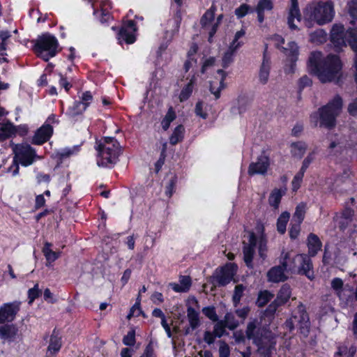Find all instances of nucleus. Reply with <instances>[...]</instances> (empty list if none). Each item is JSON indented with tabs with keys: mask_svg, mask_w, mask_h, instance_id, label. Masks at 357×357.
Wrapping results in <instances>:
<instances>
[{
	"mask_svg": "<svg viewBox=\"0 0 357 357\" xmlns=\"http://www.w3.org/2000/svg\"><path fill=\"white\" fill-rule=\"evenodd\" d=\"M307 67L321 82L326 83L339 80L342 63L337 55L329 54L323 56L320 52H313L309 56Z\"/></svg>",
	"mask_w": 357,
	"mask_h": 357,
	"instance_id": "nucleus-1",
	"label": "nucleus"
},
{
	"mask_svg": "<svg viewBox=\"0 0 357 357\" xmlns=\"http://www.w3.org/2000/svg\"><path fill=\"white\" fill-rule=\"evenodd\" d=\"M331 38L332 43L337 50L342 49L348 43L353 51L355 52V79L357 82V27L356 29H349L344 33V29L342 25L335 24L331 30Z\"/></svg>",
	"mask_w": 357,
	"mask_h": 357,
	"instance_id": "nucleus-2",
	"label": "nucleus"
},
{
	"mask_svg": "<svg viewBox=\"0 0 357 357\" xmlns=\"http://www.w3.org/2000/svg\"><path fill=\"white\" fill-rule=\"evenodd\" d=\"M342 107V100L338 96L322 108L317 113L312 114L310 119L314 126H317L319 118L320 126L332 128L335 125V118L340 114Z\"/></svg>",
	"mask_w": 357,
	"mask_h": 357,
	"instance_id": "nucleus-3",
	"label": "nucleus"
},
{
	"mask_svg": "<svg viewBox=\"0 0 357 357\" xmlns=\"http://www.w3.org/2000/svg\"><path fill=\"white\" fill-rule=\"evenodd\" d=\"M98 165L99 166H107L109 164L115 163L120 153L121 148L118 141L114 137H105L98 143Z\"/></svg>",
	"mask_w": 357,
	"mask_h": 357,
	"instance_id": "nucleus-4",
	"label": "nucleus"
},
{
	"mask_svg": "<svg viewBox=\"0 0 357 357\" xmlns=\"http://www.w3.org/2000/svg\"><path fill=\"white\" fill-rule=\"evenodd\" d=\"M282 264L284 268H289V271L297 270L298 273L306 275L310 280L314 278L312 261L305 255H296L290 258L289 253H282Z\"/></svg>",
	"mask_w": 357,
	"mask_h": 357,
	"instance_id": "nucleus-5",
	"label": "nucleus"
},
{
	"mask_svg": "<svg viewBox=\"0 0 357 357\" xmlns=\"http://www.w3.org/2000/svg\"><path fill=\"white\" fill-rule=\"evenodd\" d=\"M305 15L319 25L324 24L331 22L334 17L333 5L330 2H319L310 6L305 9Z\"/></svg>",
	"mask_w": 357,
	"mask_h": 357,
	"instance_id": "nucleus-6",
	"label": "nucleus"
},
{
	"mask_svg": "<svg viewBox=\"0 0 357 357\" xmlns=\"http://www.w3.org/2000/svg\"><path fill=\"white\" fill-rule=\"evenodd\" d=\"M248 244L245 245L243 248V259L244 261L248 267H252V259L255 254V250L257 244H258V252L259 257L264 261L267 257L266 240L263 236L257 241L253 233L249 234Z\"/></svg>",
	"mask_w": 357,
	"mask_h": 357,
	"instance_id": "nucleus-7",
	"label": "nucleus"
},
{
	"mask_svg": "<svg viewBox=\"0 0 357 357\" xmlns=\"http://www.w3.org/2000/svg\"><path fill=\"white\" fill-rule=\"evenodd\" d=\"M57 48L58 42L56 38L50 34H44L37 39L34 51L38 56L47 61L50 58L56 55Z\"/></svg>",
	"mask_w": 357,
	"mask_h": 357,
	"instance_id": "nucleus-8",
	"label": "nucleus"
},
{
	"mask_svg": "<svg viewBox=\"0 0 357 357\" xmlns=\"http://www.w3.org/2000/svg\"><path fill=\"white\" fill-rule=\"evenodd\" d=\"M186 307L187 319L189 323V326L185 329V333L189 334L201 326V319L199 316L200 305L195 297L190 296L186 301Z\"/></svg>",
	"mask_w": 357,
	"mask_h": 357,
	"instance_id": "nucleus-9",
	"label": "nucleus"
},
{
	"mask_svg": "<svg viewBox=\"0 0 357 357\" xmlns=\"http://www.w3.org/2000/svg\"><path fill=\"white\" fill-rule=\"evenodd\" d=\"M259 322L257 320H253L248 324L246 328V336L248 339L252 340L253 342L257 345L259 351L264 354L265 357H268L274 349V344L269 342L268 347L264 345V342L259 338Z\"/></svg>",
	"mask_w": 357,
	"mask_h": 357,
	"instance_id": "nucleus-10",
	"label": "nucleus"
},
{
	"mask_svg": "<svg viewBox=\"0 0 357 357\" xmlns=\"http://www.w3.org/2000/svg\"><path fill=\"white\" fill-rule=\"evenodd\" d=\"M13 151L15 153L14 159L25 167L31 165L35 159L41 158L37 155L35 150L27 144H13Z\"/></svg>",
	"mask_w": 357,
	"mask_h": 357,
	"instance_id": "nucleus-11",
	"label": "nucleus"
},
{
	"mask_svg": "<svg viewBox=\"0 0 357 357\" xmlns=\"http://www.w3.org/2000/svg\"><path fill=\"white\" fill-rule=\"evenodd\" d=\"M21 303L14 301L4 303L0 307V324L13 321L20 310Z\"/></svg>",
	"mask_w": 357,
	"mask_h": 357,
	"instance_id": "nucleus-12",
	"label": "nucleus"
},
{
	"mask_svg": "<svg viewBox=\"0 0 357 357\" xmlns=\"http://www.w3.org/2000/svg\"><path fill=\"white\" fill-rule=\"evenodd\" d=\"M92 99L93 96L89 91L84 92L81 97V101L75 102L73 105L68 108V115L73 116L81 114L89 107Z\"/></svg>",
	"mask_w": 357,
	"mask_h": 357,
	"instance_id": "nucleus-13",
	"label": "nucleus"
},
{
	"mask_svg": "<svg viewBox=\"0 0 357 357\" xmlns=\"http://www.w3.org/2000/svg\"><path fill=\"white\" fill-rule=\"evenodd\" d=\"M269 159L266 155H261L257 158V162H252L248 168V174L250 176L255 174H264L268 168Z\"/></svg>",
	"mask_w": 357,
	"mask_h": 357,
	"instance_id": "nucleus-14",
	"label": "nucleus"
},
{
	"mask_svg": "<svg viewBox=\"0 0 357 357\" xmlns=\"http://www.w3.org/2000/svg\"><path fill=\"white\" fill-rule=\"evenodd\" d=\"M236 271V267L233 264H228L220 271L217 277L219 285L225 286L230 282Z\"/></svg>",
	"mask_w": 357,
	"mask_h": 357,
	"instance_id": "nucleus-15",
	"label": "nucleus"
},
{
	"mask_svg": "<svg viewBox=\"0 0 357 357\" xmlns=\"http://www.w3.org/2000/svg\"><path fill=\"white\" fill-rule=\"evenodd\" d=\"M218 76L210 82V91L215 96V98H220V93L225 88L224 80L226 75L222 70L217 71Z\"/></svg>",
	"mask_w": 357,
	"mask_h": 357,
	"instance_id": "nucleus-16",
	"label": "nucleus"
},
{
	"mask_svg": "<svg viewBox=\"0 0 357 357\" xmlns=\"http://www.w3.org/2000/svg\"><path fill=\"white\" fill-rule=\"evenodd\" d=\"M136 31L135 23L133 21L130 20L128 22L126 26L121 28L119 33V40L120 43L121 40H125L128 44L133 43L135 40L134 32Z\"/></svg>",
	"mask_w": 357,
	"mask_h": 357,
	"instance_id": "nucleus-17",
	"label": "nucleus"
},
{
	"mask_svg": "<svg viewBox=\"0 0 357 357\" xmlns=\"http://www.w3.org/2000/svg\"><path fill=\"white\" fill-rule=\"evenodd\" d=\"M271 62L266 53H264L262 63L259 70L258 79L261 84H266L269 79Z\"/></svg>",
	"mask_w": 357,
	"mask_h": 357,
	"instance_id": "nucleus-18",
	"label": "nucleus"
},
{
	"mask_svg": "<svg viewBox=\"0 0 357 357\" xmlns=\"http://www.w3.org/2000/svg\"><path fill=\"white\" fill-rule=\"evenodd\" d=\"M301 20V15L298 6V0H291V6L287 18V22L290 29H296L297 26L294 24V21L300 22Z\"/></svg>",
	"mask_w": 357,
	"mask_h": 357,
	"instance_id": "nucleus-19",
	"label": "nucleus"
},
{
	"mask_svg": "<svg viewBox=\"0 0 357 357\" xmlns=\"http://www.w3.org/2000/svg\"><path fill=\"white\" fill-rule=\"evenodd\" d=\"M61 347V339L59 333L53 331L50 336V344L47 347L46 357H54Z\"/></svg>",
	"mask_w": 357,
	"mask_h": 357,
	"instance_id": "nucleus-20",
	"label": "nucleus"
},
{
	"mask_svg": "<svg viewBox=\"0 0 357 357\" xmlns=\"http://www.w3.org/2000/svg\"><path fill=\"white\" fill-rule=\"evenodd\" d=\"M289 268H284L281 263V266H278L271 268L267 273L268 280L272 282H283L287 279L284 274L285 270Z\"/></svg>",
	"mask_w": 357,
	"mask_h": 357,
	"instance_id": "nucleus-21",
	"label": "nucleus"
},
{
	"mask_svg": "<svg viewBox=\"0 0 357 357\" xmlns=\"http://www.w3.org/2000/svg\"><path fill=\"white\" fill-rule=\"evenodd\" d=\"M52 133V128L45 125L40 128L35 133L32 142L35 144H42L49 139Z\"/></svg>",
	"mask_w": 357,
	"mask_h": 357,
	"instance_id": "nucleus-22",
	"label": "nucleus"
},
{
	"mask_svg": "<svg viewBox=\"0 0 357 357\" xmlns=\"http://www.w3.org/2000/svg\"><path fill=\"white\" fill-rule=\"evenodd\" d=\"M17 333L18 329L13 324H7L0 326V339L3 342L13 341Z\"/></svg>",
	"mask_w": 357,
	"mask_h": 357,
	"instance_id": "nucleus-23",
	"label": "nucleus"
},
{
	"mask_svg": "<svg viewBox=\"0 0 357 357\" xmlns=\"http://www.w3.org/2000/svg\"><path fill=\"white\" fill-rule=\"evenodd\" d=\"M302 321L298 320L296 317H294L291 318L289 321L286 322L287 325L289 327L291 330H292L297 324H300V329L302 333H307L309 331V322L307 316L305 314L301 315Z\"/></svg>",
	"mask_w": 357,
	"mask_h": 357,
	"instance_id": "nucleus-24",
	"label": "nucleus"
},
{
	"mask_svg": "<svg viewBox=\"0 0 357 357\" xmlns=\"http://www.w3.org/2000/svg\"><path fill=\"white\" fill-rule=\"evenodd\" d=\"M307 246L310 255L314 256L320 250L321 242L317 235L310 234L307 238Z\"/></svg>",
	"mask_w": 357,
	"mask_h": 357,
	"instance_id": "nucleus-25",
	"label": "nucleus"
},
{
	"mask_svg": "<svg viewBox=\"0 0 357 357\" xmlns=\"http://www.w3.org/2000/svg\"><path fill=\"white\" fill-rule=\"evenodd\" d=\"M52 243L45 242L43 248V252L45 257L47 266H50L54 261H55L59 257V252H54L51 249Z\"/></svg>",
	"mask_w": 357,
	"mask_h": 357,
	"instance_id": "nucleus-26",
	"label": "nucleus"
},
{
	"mask_svg": "<svg viewBox=\"0 0 357 357\" xmlns=\"http://www.w3.org/2000/svg\"><path fill=\"white\" fill-rule=\"evenodd\" d=\"M215 8L214 6H211L202 16L201 19V24L202 27L205 28L206 30L210 32V29L211 26L214 23V16H215Z\"/></svg>",
	"mask_w": 357,
	"mask_h": 357,
	"instance_id": "nucleus-27",
	"label": "nucleus"
},
{
	"mask_svg": "<svg viewBox=\"0 0 357 357\" xmlns=\"http://www.w3.org/2000/svg\"><path fill=\"white\" fill-rule=\"evenodd\" d=\"M283 53L291 61H296L298 55V47L294 42H289L287 47H282Z\"/></svg>",
	"mask_w": 357,
	"mask_h": 357,
	"instance_id": "nucleus-28",
	"label": "nucleus"
},
{
	"mask_svg": "<svg viewBox=\"0 0 357 357\" xmlns=\"http://www.w3.org/2000/svg\"><path fill=\"white\" fill-rule=\"evenodd\" d=\"M172 289L176 292H186L191 286V279L189 276H181L179 280V284H172Z\"/></svg>",
	"mask_w": 357,
	"mask_h": 357,
	"instance_id": "nucleus-29",
	"label": "nucleus"
},
{
	"mask_svg": "<svg viewBox=\"0 0 357 357\" xmlns=\"http://www.w3.org/2000/svg\"><path fill=\"white\" fill-rule=\"evenodd\" d=\"M0 142L15 135L16 130L10 123L3 124L0 128Z\"/></svg>",
	"mask_w": 357,
	"mask_h": 357,
	"instance_id": "nucleus-30",
	"label": "nucleus"
},
{
	"mask_svg": "<svg viewBox=\"0 0 357 357\" xmlns=\"http://www.w3.org/2000/svg\"><path fill=\"white\" fill-rule=\"evenodd\" d=\"M307 145L302 142H294L291 144V152L295 157L301 158L305 153Z\"/></svg>",
	"mask_w": 357,
	"mask_h": 357,
	"instance_id": "nucleus-31",
	"label": "nucleus"
},
{
	"mask_svg": "<svg viewBox=\"0 0 357 357\" xmlns=\"http://www.w3.org/2000/svg\"><path fill=\"white\" fill-rule=\"evenodd\" d=\"M184 127L182 125L178 126L174 130L172 135L169 138L170 144L175 145L181 142L183 138Z\"/></svg>",
	"mask_w": 357,
	"mask_h": 357,
	"instance_id": "nucleus-32",
	"label": "nucleus"
},
{
	"mask_svg": "<svg viewBox=\"0 0 357 357\" xmlns=\"http://www.w3.org/2000/svg\"><path fill=\"white\" fill-rule=\"evenodd\" d=\"M291 296V289L290 287L287 285H283L282 288L280 289V291L278 292L276 302H278L279 304H284L285 303Z\"/></svg>",
	"mask_w": 357,
	"mask_h": 357,
	"instance_id": "nucleus-33",
	"label": "nucleus"
},
{
	"mask_svg": "<svg viewBox=\"0 0 357 357\" xmlns=\"http://www.w3.org/2000/svg\"><path fill=\"white\" fill-rule=\"evenodd\" d=\"M195 82V77L193 76L190 82L184 87L179 96V99L181 102L186 100L191 95L193 89V85Z\"/></svg>",
	"mask_w": 357,
	"mask_h": 357,
	"instance_id": "nucleus-34",
	"label": "nucleus"
},
{
	"mask_svg": "<svg viewBox=\"0 0 357 357\" xmlns=\"http://www.w3.org/2000/svg\"><path fill=\"white\" fill-rule=\"evenodd\" d=\"M289 219V213L287 212H284L281 214V215L278 219L277 222V229L281 233L284 234L286 231L287 223Z\"/></svg>",
	"mask_w": 357,
	"mask_h": 357,
	"instance_id": "nucleus-35",
	"label": "nucleus"
},
{
	"mask_svg": "<svg viewBox=\"0 0 357 357\" xmlns=\"http://www.w3.org/2000/svg\"><path fill=\"white\" fill-rule=\"evenodd\" d=\"M282 195L283 193L281 190L278 189L274 190L269 197V204L275 208H278Z\"/></svg>",
	"mask_w": 357,
	"mask_h": 357,
	"instance_id": "nucleus-36",
	"label": "nucleus"
},
{
	"mask_svg": "<svg viewBox=\"0 0 357 357\" xmlns=\"http://www.w3.org/2000/svg\"><path fill=\"white\" fill-rule=\"evenodd\" d=\"M305 213V205L299 204L296 208V211L293 215L292 222L301 224L304 219Z\"/></svg>",
	"mask_w": 357,
	"mask_h": 357,
	"instance_id": "nucleus-37",
	"label": "nucleus"
},
{
	"mask_svg": "<svg viewBox=\"0 0 357 357\" xmlns=\"http://www.w3.org/2000/svg\"><path fill=\"white\" fill-rule=\"evenodd\" d=\"M227 328L230 330H234L238 326V321L235 319L231 313H227L222 320Z\"/></svg>",
	"mask_w": 357,
	"mask_h": 357,
	"instance_id": "nucleus-38",
	"label": "nucleus"
},
{
	"mask_svg": "<svg viewBox=\"0 0 357 357\" xmlns=\"http://www.w3.org/2000/svg\"><path fill=\"white\" fill-rule=\"evenodd\" d=\"M245 289V287L243 284H238L235 287L232 296V301L234 306H237L239 304Z\"/></svg>",
	"mask_w": 357,
	"mask_h": 357,
	"instance_id": "nucleus-39",
	"label": "nucleus"
},
{
	"mask_svg": "<svg viewBox=\"0 0 357 357\" xmlns=\"http://www.w3.org/2000/svg\"><path fill=\"white\" fill-rule=\"evenodd\" d=\"M273 298V294L268 291H261L257 298V305L259 307L264 306L271 299Z\"/></svg>",
	"mask_w": 357,
	"mask_h": 357,
	"instance_id": "nucleus-40",
	"label": "nucleus"
},
{
	"mask_svg": "<svg viewBox=\"0 0 357 357\" xmlns=\"http://www.w3.org/2000/svg\"><path fill=\"white\" fill-rule=\"evenodd\" d=\"M176 118V114L174 110L170 108L167 113L166 114L165 118L163 119L162 121V127L165 130H167L171 122H172Z\"/></svg>",
	"mask_w": 357,
	"mask_h": 357,
	"instance_id": "nucleus-41",
	"label": "nucleus"
},
{
	"mask_svg": "<svg viewBox=\"0 0 357 357\" xmlns=\"http://www.w3.org/2000/svg\"><path fill=\"white\" fill-rule=\"evenodd\" d=\"M273 8V3L271 0H259L256 6V10H259L262 12L270 11Z\"/></svg>",
	"mask_w": 357,
	"mask_h": 357,
	"instance_id": "nucleus-42",
	"label": "nucleus"
},
{
	"mask_svg": "<svg viewBox=\"0 0 357 357\" xmlns=\"http://www.w3.org/2000/svg\"><path fill=\"white\" fill-rule=\"evenodd\" d=\"M326 34L322 30H319L310 34V40L315 43H322L326 40Z\"/></svg>",
	"mask_w": 357,
	"mask_h": 357,
	"instance_id": "nucleus-43",
	"label": "nucleus"
},
{
	"mask_svg": "<svg viewBox=\"0 0 357 357\" xmlns=\"http://www.w3.org/2000/svg\"><path fill=\"white\" fill-rule=\"evenodd\" d=\"M348 10L352 19L351 22L357 21V0H351L349 2Z\"/></svg>",
	"mask_w": 357,
	"mask_h": 357,
	"instance_id": "nucleus-44",
	"label": "nucleus"
},
{
	"mask_svg": "<svg viewBox=\"0 0 357 357\" xmlns=\"http://www.w3.org/2000/svg\"><path fill=\"white\" fill-rule=\"evenodd\" d=\"M252 11L251 7L246 4L243 3L235 10V14L238 18H241Z\"/></svg>",
	"mask_w": 357,
	"mask_h": 357,
	"instance_id": "nucleus-45",
	"label": "nucleus"
},
{
	"mask_svg": "<svg viewBox=\"0 0 357 357\" xmlns=\"http://www.w3.org/2000/svg\"><path fill=\"white\" fill-rule=\"evenodd\" d=\"M203 314L212 321H217L218 317L214 307H206L202 309Z\"/></svg>",
	"mask_w": 357,
	"mask_h": 357,
	"instance_id": "nucleus-46",
	"label": "nucleus"
},
{
	"mask_svg": "<svg viewBox=\"0 0 357 357\" xmlns=\"http://www.w3.org/2000/svg\"><path fill=\"white\" fill-rule=\"evenodd\" d=\"M78 151V147L77 146H73L71 148H66L62 150H61L59 152H58V155L60 157V158H66L68 157H70Z\"/></svg>",
	"mask_w": 357,
	"mask_h": 357,
	"instance_id": "nucleus-47",
	"label": "nucleus"
},
{
	"mask_svg": "<svg viewBox=\"0 0 357 357\" xmlns=\"http://www.w3.org/2000/svg\"><path fill=\"white\" fill-rule=\"evenodd\" d=\"M123 342L127 346H133L135 343V331L132 329L128 331V334L123 337Z\"/></svg>",
	"mask_w": 357,
	"mask_h": 357,
	"instance_id": "nucleus-48",
	"label": "nucleus"
},
{
	"mask_svg": "<svg viewBox=\"0 0 357 357\" xmlns=\"http://www.w3.org/2000/svg\"><path fill=\"white\" fill-rule=\"evenodd\" d=\"M40 291L38 289V284H36L33 288L28 291L29 304L31 305L33 301L39 296Z\"/></svg>",
	"mask_w": 357,
	"mask_h": 357,
	"instance_id": "nucleus-49",
	"label": "nucleus"
},
{
	"mask_svg": "<svg viewBox=\"0 0 357 357\" xmlns=\"http://www.w3.org/2000/svg\"><path fill=\"white\" fill-rule=\"evenodd\" d=\"M356 352L354 347H350L349 349L347 347H339L337 354L344 357H352Z\"/></svg>",
	"mask_w": 357,
	"mask_h": 357,
	"instance_id": "nucleus-50",
	"label": "nucleus"
},
{
	"mask_svg": "<svg viewBox=\"0 0 357 357\" xmlns=\"http://www.w3.org/2000/svg\"><path fill=\"white\" fill-rule=\"evenodd\" d=\"M10 37V34L6 31H0V52L6 49V40Z\"/></svg>",
	"mask_w": 357,
	"mask_h": 357,
	"instance_id": "nucleus-51",
	"label": "nucleus"
},
{
	"mask_svg": "<svg viewBox=\"0 0 357 357\" xmlns=\"http://www.w3.org/2000/svg\"><path fill=\"white\" fill-rule=\"evenodd\" d=\"M227 328L222 321H218L214 326L213 333L215 336L221 337L225 333V328Z\"/></svg>",
	"mask_w": 357,
	"mask_h": 357,
	"instance_id": "nucleus-52",
	"label": "nucleus"
},
{
	"mask_svg": "<svg viewBox=\"0 0 357 357\" xmlns=\"http://www.w3.org/2000/svg\"><path fill=\"white\" fill-rule=\"evenodd\" d=\"M222 17H223L222 15H218V17L216 18L215 21H214V23L211 26V28L210 29V32H209V38H208L209 41H211V38L215 35V33L218 29V27L222 21Z\"/></svg>",
	"mask_w": 357,
	"mask_h": 357,
	"instance_id": "nucleus-53",
	"label": "nucleus"
},
{
	"mask_svg": "<svg viewBox=\"0 0 357 357\" xmlns=\"http://www.w3.org/2000/svg\"><path fill=\"white\" fill-rule=\"evenodd\" d=\"M304 172L300 170L298 173L294 176L292 181L293 190H296L299 187L303 179Z\"/></svg>",
	"mask_w": 357,
	"mask_h": 357,
	"instance_id": "nucleus-54",
	"label": "nucleus"
},
{
	"mask_svg": "<svg viewBox=\"0 0 357 357\" xmlns=\"http://www.w3.org/2000/svg\"><path fill=\"white\" fill-rule=\"evenodd\" d=\"M230 354V350L228 344L224 342H220L219 347V355L220 357H229Z\"/></svg>",
	"mask_w": 357,
	"mask_h": 357,
	"instance_id": "nucleus-55",
	"label": "nucleus"
},
{
	"mask_svg": "<svg viewBox=\"0 0 357 357\" xmlns=\"http://www.w3.org/2000/svg\"><path fill=\"white\" fill-rule=\"evenodd\" d=\"M300 223H295L292 225L291 227L289 229V235L291 238L295 239L298 237L300 233Z\"/></svg>",
	"mask_w": 357,
	"mask_h": 357,
	"instance_id": "nucleus-56",
	"label": "nucleus"
},
{
	"mask_svg": "<svg viewBox=\"0 0 357 357\" xmlns=\"http://www.w3.org/2000/svg\"><path fill=\"white\" fill-rule=\"evenodd\" d=\"M141 313L139 308V303L137 302L130 309V313L128 314L127 318L130 319L131 317L138 316Z\"/></svg>",
	"mask_w": 357,
	"mask_h": 357,
	"instance_id": "nucleus-57",
	"label": "nucleus"
},
{
	"mask_svg": "<svg viewBox=\"0 0 357 357\" xmlns=\"http://www.w3.org/2000/svg\"><path fill=\"white\" fill-rule=\"evenodd\" d=\"M314 155L312 153H310L303 160V165L301 168V170L303 172H305L311 162L314 160Z\"/></svg>",
	"mask_w": 357,
	"mask_h": 357,
	"instance_id": "nucleus-58",
	"label": "nucleus"
},
{
	"mask_svg": "<svg viewBox=\"0 0 357 357\" xmlns=\"http://www.w3.org/2000/svg\"><path fill=\"white\" fill-rule=\"evenodd\" d=\"M44 299L50 303H54L56 302V299L49 289H45L44 291Z\"/></svg>",
	"mask_w": 357,
	"mask_h": 357,
	"instance_id": "nucleus-59",
	"label": "nucleus"
},
{
	"mask_svg": "<svg viewBox=\"0 0 357 357\" xmlns=\"http://www.w3.org/2000/svg\"><path fill=\"white\" fill-rule=\"evenodd\" d=\"M354 212L351 209H346L344 210L342 215H341V219H345L346 220V225H349V222L351 221V218L353 216Z\"/></svg>",
	"mask_w": 357,
	"mask_h": 357,
	"instance_id": "nucleus-60",
	"label": "nucleus"
},
{
	"mask_svg": "<svg viewBox=\"0 0 357 357\" xmlns=\"http://www.w3.org/2000/svg\"><path fill=\"white\" fill-rule=\"evenodd\" d=\"M234 52V51L228 48L227 51L225 53L224 56L222 58V61L225 65H228L231 61L232 56Z\"/></svg>",
	"mask_w": 357,
	"mask_h": 357,
	"instance_id": "nucleus-61",
	"label": "nucleus"
},
{
	"mask_svg": "<svg viewBox=\"0 0 357 357\" xmlns=\"http://www.w3.org/2000/svg\"><path fill=\"white\" fill-rule=\"evenodd\" d=\"M195 113L202 119H206L207 117V114L203 112V104L201 102H198L197 103L195 106Z\"/></svg>",
	"mask_w": 357,
	"mask_h": 357,
	"instance_id": "nucleus-62",
	"label": "nucleus"
},
{
	"mask_svg": "<svg viewBox=\"0 0 357 357\" xmlns=\"http://www.w3.org/2000/svg\"><path fill=\"white\" fill-rule=\"evenodd\" d=\"M215 335L210 331H205L204 334V340L208 344H213L215 340Z\"/></svg>",
	"mask_w": 357,
	"mask_h": 357,
	"instance_id": "nucleus-63",
	"label": "nucleus"
},
{
	"mask_svg": "<svg viewBox=\"0 0 357 357\" xmlns=\"http://www.w3.org/2000/svg\"><path fill=\"white\" fill-rule=\"evenodd\" d=\"M348 112L352 116L357 115V98L349 105Z\"/></svg>",
	"mask_w": 357,
	"mask_h": 357,
	"instance_id": "nucleus-64",
	"label": "nucleus"
}]
</instances>
